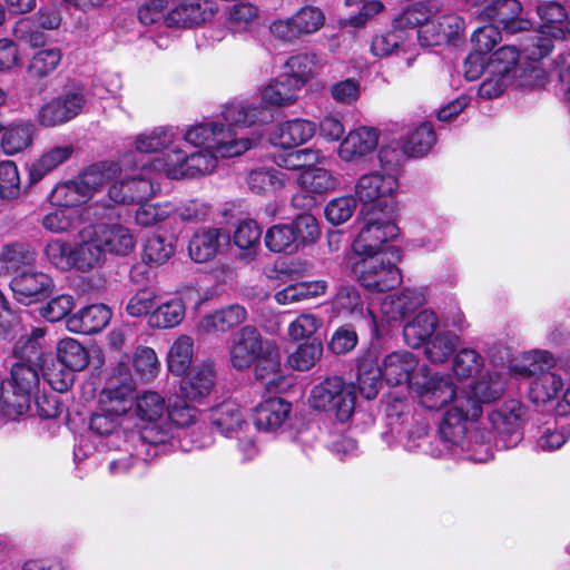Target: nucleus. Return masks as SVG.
Instances as JSON below:
<instances>
[{
	"mask_svg": "<svg viewBox=\"0 0 570 570\" xmlns=\"http://www.w3.org/2000/svg\"><path fill=\"white\" fill-rule=\"evenodd\" d=\"M504 393V381L497 373H487L460 391L455 403L448 409L439 429V442L446 450L461 449L473 462H485L492 456L491 433H472L469 423L478 420L484 404L499 400Z\"/></svg>",
	"mask_w": 570,
	"mask_h": 570,
	"instance_id": "f257e3e1",
	"label": "nucleus"
},
{
	"mask_svg": "<svg viewBox=\"0 0 570 570\" xmlns=\"http://www.w3.org/2000/svg\"><path fill=\"white\" fill-rule=\"evenodd\" d=\"M301 90L295 80L284 73L261 89L259 104L229 102L223 109V117L229 124L240 127L264 126L273 119L269 107L285 108L295 105Z\"/></svg>",
	"mask_w": 570,
	"mask_h": 570,
	"instance_id": "f03ea898",
	"label": "nucleus"
},
{
	"mask_svg": "<svg viewBox=\"0 0 570 570\" xmlns=\"http://www.w3.org/2000/svg\"><path fill=\"white\" fill-rule=\"evenodd\" d=\"M115 173L106 179L109 184L108 197L116 204L142 203L153 197L158 184L155 183L156 169L151 161L139 164L134 151L125 154L118 161H101Z\"/></svg>",
	"mask_w": 570,
	"mask_h": 570,
	"instance_id": "7ed1b4c3",
	"label": "nucleus"
},
{
	"mask_svg": "<svg viewBox=\"0 0 570 570\" xmlns=\"http://www.w3.org/2000/svg\"><path fill=\"white\" fill-rule=\"evenodd\" d=\"M561 367L554 362L553 355L546 350H534L525 353L522 358L511 366L515 376L530 377L529 397L535 404H544L556 399L563 390L564 377Z\"/></svg>",
	"mask_w": 570,
	"mask_h": 570,
	"instance_id": "20e7f679",
	"label": "nucleus"
},
{
	"mask_svg": "<svg viewBox=\"0 0 570 570\" xmlns=\"http://www.w3.org/2000/svg\"><path fill=\"white\" fill-rule=\"evenodd\" d=\"M223 120L226 125L206 121L190 126L185 130L183 140L194 147H203V150L214 151L223 158L240 156L255 145L257 138L238 136L233 129L237 125Z\"/></svg>",
	"mask_w": 570,
	"mask_h": 570,
	"instance_id": "39448f33",
	"label": "nucleus"
},
{
	"mask_svg": "<svg viewBox=\"0 0 570 570\" xmlns=\"http://www.w3.org/2000/svg\"><path fill=\"white\" fill-rule=\"evenodd\" d=\"M361 215V228L352 244L353 257L397 253L394 247L385 246L399 233L393 208L387 205L363 208Z\"/></svg>",
	"mask_w": 570,
	"mask_h": 570,
	"instance_id": "423d86ee",
	"label": "nucleus"
},
{
	"mask_svg": "<svg viewBox=\"0 0 570 570\" xmlns=\"http://www.w3.org/2000/svg\"><path fill=\"white\" fill-rule=\"evenodd\" d=\"M218 157L210 150H186L180 142L175 149L153 159L151 165L169 179H191L212 174Z\"/></svg>",
	"mask_w": 570,
	"mask_h": 570,
	"instance_id": "0eeeda50",
	"label": "nucleus"
},
{
	"mask_svg": "<svg viewBox=\"0 0 570 570\" xmlns=\"http://www.w3.org/2000/svg\"><path fill=\"white\" fill-rule=\"evenodd\" d=\"M537 13L542 22L523 47V53L531 60H541L553 49V42L564 36V24L569 12L559 1H544L537 6Z\"/></svg>",
	"mask_w": 570,
	"mask_h": 570,
	"instance_id": "6e6552de",
	"label": "nucleus"
},
{
	"mask_svg": "<svg viewBox=\"0 0 570 570\" xmlns=\"http://www.w3.org/2000/svg\"><path fill=\"white\" fill-rule=\"evenodd\" d=\"M112 173L115 171L110 167L94 164L75 179L58 184L49 195L50 202L63 208L80 206L105 186L106 179Z\"/></svg>",
	"mask_w": 570,
	"mask_h": 570,
	"instance_id": "1a4fd4ad",
	"label": "nucleus"
},
{
	"mask_svg": "<svg viewBox=\"0 0 570 570\" xmlns=\"http://www.w3.org/2000/svg\"><path fill=\"white\" fill-rule=\"evenodd\" d=\"M394 253L352 257V271L368 292H386L402 283V274L391 261Z\"/></svg>",
	"mask_w": 570,
	"mask_h": 570,
	"instance_id": "9d476101",
	"label": "nucleus"
},
{
	"mask_svg": "<svg viewBox=\"0 0 570 570\" xmlns=\"http://www.w3.org/2000/svg\"><path fill=\"white\" fill-rule=\"evenodd\" d=\"M355 386L340 376L326 377L311 390L309 405L332 412L340 422H346L355 410Z\"/></svg>",
	"mask_w": 570,
	"mask_h": 570,
	"instance_id": "9b49d317",
	"label": "nucleus"
},
{
	"mask_svg": "<svg viewBox=\"0 0 570 570\" xmlns=\"http://www.w3.org/2000/svg\"><path fill=\"white\" fill-rule=\"evenodd\" d=\"M321 234L316 218L298 215L292 223L274 225L265 234V245L273 253L296 252L301 245L315 242Z\"/></svg>",
	"mask_w": 570,
	"mask_h": 570,
	"instance_id": "f8f14e48",
	"label": "nucleus"
},
{
	"mask_svg": "<svg viewBox=\"0 0 570 570\" xmlns=\"http://www.w3.org/2000/svg\"><path fill=\"white\" fill-rule=\"evenodd\" d=\"M471 12L481 20L498 23L510 35L528 31L532 22L522 16L523 8L519 0H473Z\"/></svg>",
	"mask_w": 570,
	"mask_h": 570,
	"instance_id": "ddd939ff",
	"label": "nucleus"
},
{
	"mask_svg": "<svg viewBox=\"0 0 570 570\" xmlns=\"http://www.w3.org/2000/svg\"><path fill=\"white\" fill-rule=\"evenodd\" d=\"M86 104L87 97L83 86L66 87L60 95L39 108L37 121L47 128L67 124L82 112Z\"/></svg>",
	"mask_w": 570,
	"mask_h": 570,
	"instance_id": "4468645a",
	"label": "nucleus"
},
{
	"mask_svg": "<svg viewBox=\"0 0 570 570\" xmlns=\"http://www.w3.org/2000/svg\"><path fill=\"white\" fill-rule=\"evenodd\" d=\"M412 390L419 396L422 406L429 410H440L455 403L460 392L453 377L448 373H430V370L422 365L421 376L412 383Z\"/></svg>",
	"mask_w": 570,
	"mask_h": 570,
	"instance_id": "2eb2a0df",
	"label": "nucleus"
},
{
	"mask_svg": "<svg viewBox=\"0 0 570 570\" xmlns=\"http://www.w3.org/2000/svg\"><path fill=\"white\" fill-rule=\"evenodd\" d=\"M400 187L397 174L391 170H374L362 175L355 184V195L364 205L384 208L385 205L394 209L393 199Z\"/></svg>",
	"mask_w": 570,
	"mask_h": 570,
	"instance_id": "dca6fc26",
	"label": "nucleus"
},
{
	"mask_svg": "<svg viewBox=\"0 0 570 570\" xmlns=\"http://www.w3.org/2000/svg\"><path fill=\"white\" fill-rule=\"evenodd\" d=\"M324 23L325 16L318 7L304 6L291 17L273 21L269 31L276 39L293 43L317 32Z\"/></svg>",
	"mask_w": 570,
	"mask_h": 570,
	"instance_id": "f3484780",
	"label": "nucleus"
},
{
	"mask_svg": "<svg viewBox=\"0 0 570 570\" xmlns=\"http://www.w3.org/2000/svg\"><path fill=\"white\" fill-rule=\"evenodd\" d=\"M272 342L264 340L253 326L242 327L232 340L229 360L234 368H248Z\"/></svg>",
	"mask_w": 570,
	"mask_h": 570,
	"instance_id": "a211bd4d",
	"label": "nucleus"
},
{
	"mask_svg": "<svg viewBox=\"0 0 570 570\" xmlns=\"http://www.w3.org/2000/svg\"><path fill=\"white\" fill-rule=\"evenodd\" d=\"M421 367L415 354L397 351L386 355L380 368L389 385L406 384L412 389V383L421 376Z\"/></svg>",
	"mask_w": 570,
	"mask_h": 570,
	"instance_id": "6ab92c4d",
	"label": "nucleus"
},
{
	"mask_svg": "<svg viewBox=\"0 0 570 570\" xmlns=\"http://www.w3.org/2000/svg\"><path fill=\"white\" fill-rule=\"evenodd\" d=\"M380 131L374 127L360 126L347 132L337 149L345 163H356L373 154L379 145Z\"/></svg>",
	"mask_w": 570,
	"mask_h": 570,
	"instance_id": "aec40b11",
	"label": "nucleus"
},
{
	"mask_svg": "<svg viewBox=\"0 0 570 570\" xmlns=\"http://www.w3.org/2000/svg\"><path fill=\"white\" fill-rule=\"evenodd\" d=\"M217 11L214 0H181L168 11L167 21L176 27H193L210 21Z\"/></svg>",
	"mask_w": 570,
	"mask_h": 570,
	"instance_id": "412c9836",
	"label": "nucleus"
},
{
	"mask_svg": "<svg viewBox=\"0 0 570 570\" xmlns=\"http://www.w3.org/2000/svg\"><path fill=\"white\" fill-rule=\"evenodd\" d=\"M524 414V406L519 401L511 400L500 410L493 411L489 415V421L502 438H507L504 441L508 445H514L522 439L520 428Z\"/></svg>",
	"mask_w": 570,
	"mask_h": 570,
	"instance_id": "4be33fe9",
	"label": "nucleus"
},
{
	"mask_svg": "<svg viewBox=\"0 0 570 570\" xmlns=\"http://www.w3.org/2000/svg\"><path fill=\"white\" fill-rule=\"evenodd\" d=\"M171 436V430L168 424H159L158 421L147 422L138 431H129L124 442L128 444L136 454L145 455L148 460L156 455V446L165 443Z\"/></svg>",
	"mask_w": 570,
	"mask_h": 570,
	"instance_id": "5701e85b",
	"label": "nucleus"
},
{
	"mask_svg": "<svg viewBox=\"0 0 570 570\" xmlns=\"http://www.w3.org/2000/svg\"><path fill=\"white\" fill-rule=\"evenodd\" d=\"M111 316L112 312L107 305L92 304L69 316L66 326L70 332L90 335L102 331Z\"/></svg>",
	"mask_w": 570,
	"mask_h": 570,
	"instance_id": "b1692460",
	"label": "nucleus"
},
{
	"mask_svg": "<svg viewBox=\"0 0 570 570\" xmlns=\"http://www.w3.org/2000/svg\"><path fill=\"white\" fill-rule=\"evenodd\" d=\"M104 254L110 253L120 256L129 254L136 245L131 230L122 225H98L91 229Z\"/></svg>",
	"mask_w": 570,
	"mask_h": 570,
	"instance_id": "393cba45",
	"label": "nucleus"
},
{
	"mask_svg": "<svg viewBox=\"0 0 570 570\" xmlns=\"http://www.w3.org/2000/svg\"><path fill=\"white\" fill-rule=\"evenodd\" d=\"M401 425L404 426L401 429L392 426V430L396 429L406 451L422 450L424 453L435 458L443 455V449L434 446L429 441V425L424 420L412 417L411 422H409L406 419L402 421Z\"/></svg>",
	"mask_w": 570,
	"mask_h": 570,
	"instance_id": "a878e982",
	"label": "nucleus"
},
{
	"mask_svg": "<svg viewBox=\"0 0 570 570\" xmlns=\"http://www.w3.org/2000/svg\"><path fill=\"white\" fill-rule=\"evenodd\" d=\"M255 377L267 380L266 389L269 392H282L287 385V379L282 374V361L277 346L274 343L267 345V348L254 362Z\"/></svg>",
	"mask_w": 570,
	"mask_h": 570,
	"instance_id": "bb28decb",
	"label": "nucleus"
},
{
	"mask_svg": "<svg viewBox=\"0 0 570 570\" xmlns=\"http://www.w3.org/2000/svg\"><path fill=\"white\" fill-rule=\"evenodd\" d=\"M315 132V122L297 118L279 124L273 130L271 141L283 149H291L307 142Z\"/></svg>",
	"mask_w": 570,
	"mask_h": 570,
	"instance_id": "cd10ccee",
	"label": "nucleus"
},
{
	"mask_svg": "<svg viewBox=\"0 0 570 570\" xmlns=\"http://www.w3.org/2000/svg\"><path fill=\"white\" fill-rule=\"evenodd\" d=\"M210 422L213 428L226 438L244 434L245 430L249 426L244 419L240 406L232 400L225 401L212 409Z\"/></svg>",
	"mask_w": 570,
	"mask_h": 570,
	"instance_id": "c85d7f7f",
	"label": "nucleus"
},
{
	"mask_svg": "<svg viewBox=\"0 0 570 570\" xmlns=\"http://www.w3.org/2000/svg\"><path fill=\"white\" fill-rule=\"evenodd\" d=\"M215 384V367L212 362H204L195 366L181 380L180 393L188 401H202L208 396Z\"/></svg>",
	"mask_w": 570,
	"mask_h": 570,
	"instance_id": "c756f323",
	"label": "nucleus"
},
{
	"mask_svg": "<svg viewBox=\"0 0 570 570\" xmlns=\"http://www.w3.org/2000/svg\"><path fill=\"white\" fill-rule=\"evenodd\" d=\"M291 411L289 402L282 397H268L255 407L254 423L258 430L273 431L284 424Z\"/></svg>",
	"mask_w": 570,
	"mask_h": 570,
	"instance_id": "7c9ffc66",
	"label": "nucleus"
},
{
	"mask_svg": "<svg viewBox=\"0 0 570 570\" xmlns=\"http://www.w3.org/2000/svg\"><path fill=\"white\" fill-rule=\"evenodd\" d=\"M246 317V309L238 304H233L204 316L198 322L196 328L200 334L227 332L230 328L242 324Z\"/></svg>",
	"mask_w": 570,
	"mask_h": 570,
	"instance_id": "2f4dec72",
	"label": "nucleus"
},
{
	"mask_svg": "<svg viewBox=\"0 0 570 570\" xmlns=\"http://www.w3.org/2000/svg\"><path fill=\"white\" fill-rule=\"evenodd\" d=\"M325 66L322 55L317 52H303L291 56L286 62L285 75L295 80V82L303 89V87L312 79H314Z\"/></svg>",
	"mask_w": 570,
	"mask_h": 570,
	"instance_id": "473e14b6",
	"label": "nucleus"
},
{
	"mask_svg": "<svg viewBox=\"0 0 570 570\" xmlns=\"http://www.w3.org/2000/svg\"><path fill=\"white\" fill-rule=\"evenodd\" d=\"M10 286L18 301L29 302L50 288L51 278L33 266L14 275Z\"/></svg>",
	"mask_w": 570,
	"mask_h": 570,
	"instance_id": "72a5a7b5",
	"label": "nucleus"
},
{
	"mask_svg": "<svg viewBox=\"0 0 570 570\" xmlns=\"http://www.w3.org/2000/svg\"><path fill=\"white\" fill-rule=\"evenodd\" d=\"M180 138L173 127H157L139 134L135 139V148L139 153H163L175 149Z\"/></svg>",
	"mask_w": 570,
	"mask_h": 570,
	"instance_id": "f704fd0d",
	"label": "nucleus"
},
{
	"mask_svg": "<svg viewBox=\"0 0 570 570\" xmlns=\"http://www.w3.org/2000/svg\"><path fill=\"white\" fill-rule=\"evenodd\" d=\"M81 236L82 240L71 250V268L88 272L102 263L105 254L91 229L85 230Z\"/></svg>",
	"mask_w": 570,
	"mask_h": 570,
	"instance_id": "c9c22d12",
	"label": "nucleus"
},
{
	"mask_svg": "<svg viewBox=\"0 0 570 570\" xmlns=\"http://www.w3.org/2000/svg\"><path fill=\"white\" fill-rule=\"evenodd\" d=\"M438 324V315L432 309H422L404 325L403 336L406 345L417 348L426 343L433 336Z\"/></svg>",
	"mask_w": 570,
	"mask_h": 570,
	"instance_id": "e433bc0d",
	"label": "nucleus"
},
{
	"mask_svg": "<svg viewBox=\"0 0 570 570\" xmlns=\"http://www.w3.org/2000/svg\"><path fill=\"white\" fill-rule=\"evenodd\" d=\"M438 11L436 2H414L404 9L395 19L396 28L403 30L404 28L414 29L419 27L416 35L422 29H428L431 35V28H434V20L432 19Z\"/></svg>",
	"mask_w": 570,
	"mask_h": 570,
	"instance_id": "4c0bfd02",
	"label": "nucleus"
},
{
	"mask_svg": "<svg viewBox=\"0 0 570 570\" xmlns=\"http://www.w3.org/2000/svg\"><path fill=\"white\" fill-rule=\"evenodd\" d=\"M186 306L181 298L174 297L158 304L148 314V325L151 328L168 330L178 326L185 318Z\"/></svg>",
	"mask_w": 570,
	"mask_h": 570,
	"instance_id": "58836bf2",
	"label": "nucleus"
},
{
	"mask_svg": "<svg viewBox=\"0 0 570 570\" xmlns=\"http://www.w3.org/2000/svg\"><path fill=\"white\" fill-rule=\"evenodd\" d=\"M36 263V253L23 244L3 246L0 253V273L17 275L31 268Z\"/></svg>",
	"mask_w": 570,
	"mask_h": 570,
	"instance_id": "ea45409f",
	"label": "nucleus"
},
{
	"mask_svg": "<svg viewBox=\"0 0 570 570\" xmlns=\"http://www.w3.org/2000/svg\"><path fill=\"white\" fill-rule=\"evenodd\" d=\"M527 45V42L522 46L521 53L514 46H503L500 49H498L491 57L489 63H488V71L489 73L494 75H502L509 79H517L519 72L521 69L518 67V60L520 56L525 58L527 60L531 62H537L538 60H531L527 58L523 53V47Z\"/></svg>",
	"mask_w": 570,
	"mask_h": 570,
	"instance_id": "a19ab883",
	"label": "nucleus"
},
{
	"mask_svg": "<svg viewBox=\"0 0 570 570\" xmlns=\"http://www.w3.org/2000/svg\"><path fill=\"white\" fill-rule=\"evenodd\" d=\"M35 135L36 128L30 122L10 124L1 135V147L7 155H16L32 145Z\"/></svg>",
	"mask_w": 570,
	"mask_h": 570,
	"instance_id": "79ce46f5",
	"label": "nucleus"
},
{
	"mask_svg": "<svg viewBox=\"0 0 570 570\" xmlns=\"http://www.w3.org/2000/svg\"><path fill=\"white\" fill-rule=\"evenodd\" d=\"M463 29V20L456 14H444L434 21V28L429 30L422 29L417 33V40L422 47L436 46L444 40H449L456 36Z\"/></svg>",
	"mask_w": 570,
	"mask_h": 570,
	"instance_id": "37998d69",
	"label": "nucleus"
},
{
	"mask_svg": "<svg viewBox=\"0 0 570 570\" xmlns=\"http://www.w3.org/2000/svg\"><path fill=\"white\" fill-rule=\"evenodd\" d=\"M327 283L323 279L298 282L275 293L278 304L287 305L322 296L326 293Z\"/></svg>",
	"mask_w": 570,
	"mask_h": 570,
	"instance_id": "c03bdc74",
	"label": "nucleus"
},
{
	"mask_svg": "<svg viewBox=\"0 0 570 570\" xmlns=\"http://www.w3.org/2000/svg\"><path fill=\"white\" fill-rule=\"evenodd\" d=\"M219 236V230L215 228L197 232L188 245L190 258L196 263H205L213 259L220 246Z\"/></svg>",
	"mask_w": 570,
	"mask_h": 570,
	"instance_id": "a18cd8bd",
	"label": "nucleus"
},
{
	"mask_svg": "<svg viewBox=\"0 0 570 570\" xmlns=\"http://www.w3.org/2000/svg\"><path fill=\"white\" fill-rule=\"evenodd\" d=\"M122 422L116 416L101 410L95 413L90 420V429L101 438H106L105 446L119 448V442H124L129 434L127 431L118 430L117 426Z\"/></svg>",
	"mask_w": 570,
	"mask_h": 570,
	"instance_id": "49530a36",
	"label": "nucleus"
},
{
	"mask_svg": "<svg viewBox=\"0 0 570 570\" xmlns=\"http://www.w3.org/2000/svg\"><path fill=\"white\" fill-rule=\"evenodd\" d=\"M459 343V335L450 331L439 332L426 341L424 354L431 363L443 364L454 354Z\"/></svg>",
	"mask_w": 570,
	"mask_h": 570,
	"instance_id": "de8ad7c7",
	"label": "nucleus"
},
{
	"mask_svg": "<svg viewBox=\"0 0 570 570\" xmlns=\"http://www.w3.org/2000/svg\"><path fill=\"white\" fill-rule=\"evenodd\" d=\"M194 354V341L188 335L178 336L171 344L167 354L168 371L177 376L189 368Z\"/></svg>",
	"mask_w": 570,
	"mask_h": 570,
	"instance_id": "09e8293b",
	"label": "nucleus"
},
{
	"mask_svg": "<svg viewBox=\"0 0 570 570\" xmlns=\"http://www.w3.org/2000/svg\"><path fill=\"white\" fill-rule=\"evenodd\" d=\"M382 372L371 357H363L357 368V387L360 394L366 400L377 396L382 385Z\"/></svg>",
	"mask_w": 570,
	"mask_h": 570,
	"instance_id": "8fccbe9b",
	"label": "nucleus"
},
{
	"mask_svg": "<svg viewBox=\"0 0 570 570\" xmlns=\"http://www.w3.org/2000/svg\"><path fill=\"white\" fill-rule=\"evenodd\" d=\"M61 59L62 52L59 48L40 49L30 58L27 73L35 80L47 78L58 68Z\"/></svg>",
	"mask_w": 570,
	"mask_h": 570,
	"instance_id": "3c124183",
	"label": "nucleus"
},
{
	"mask_svg": "<svg viewBox=\"0 0 570 570\" xmlns=\"http://www.w3.org/2000/svg\"><path fill=\"white\" fill-rule=\"evenodd\" d=\"M57 357L59 365L70 371H81L89 363L87 350L71 337L59 341L57 345Z\"/></svg>",
	"mask_w": 570,
	"mask_h": 570,
	"instance_id": "603ef678",
	"label": "nucleus"
},
{
	"mask_svg": "<svg viewBox=\"0 0 570 570\" xmlns=\"http://www.w3.org/2000/svg\"><path fill=\"white\" fill-rule=\"evenodd\" d=\"M100 403L102 411L120 420L135 405L134 392L126 386L105 390L100 396Z\"/></svg>",
	"mask_w": 570,
	"mask_h": 570,
	"instance_id": "864d4df0",
	"label": "nucleus"
},
{
	"mask_svg": "<svg viewBox=\"0 0 570 570\" xmlns=\"http://www.w3.org/2000/svg\"><path fill=\"white\" fill-rule=\"evenodd\" d=\"M73 149L71 146L53 147L31 164L29 169L31 183L40 181L48 173L68 160Z\"/></svg>",
	"mask_w": 570,
	"mask_h": 570,
	"instance_id": "5fc2aeb1",
	"label": "nucleus"
},
{
	"mask_svg": "<svg viewBox=\"0 0 570 570\" xmlns=\"http://www.w3.org/2000/svg\"><path fill=\"white\" fill-rule=\"evenodd\" d=\"M117 451L118 454L109 462V472L112 475H120L130 471L144 472L148 459L145 455H137L128 444L119 442V448H108Z\"/></svg>",
	"mask_w": 570,
	"mask_h": 570,
	"instance_id": "6e6d98bb",
	"label": "nucleus"
},
{
	"mask_svg": "<svg viewBox=\"0 0 570 570\" xmlns=\"http://www.w3.org/2000/svg\"><path fill=\"white\" fill-rule=\"evenodd\" d=\"M436 141V136L431 124L416 126L403 142V151L409 157H422L426 155Z\"/></svg>",
	"mask_w": 570,
	"mask_h": 570,
	"instance_id": "4d7b16f0",
	"label": "nucleus"
},
{
	"mask_svg": "<svg viewBox=\"0 0 570 570\" xmlns=\"http://www.w3.org/2000/svg\"><path fill=\"white\" fill-rule=\"evenodd\" d=\"M286 175L274 168H257L247 176L248 188L255 194H268L284 187Z\"/></svg>",
	"mask_w": 570,
	"mask_h": 570,
	"instance_id": "13d9d810",
	"label": "nucleus"
},
{
	"mask_svg": "<svg viewBox=\"0 0 570 570\" xmlns=\"http://www.w3.org/2000/svg\"><path fill=\"white\" fill-rule=\"evenodd\" d=\"M297 184L306 191L322 194L334 189L337 180L330 170L313 165L301 171Z\"/></svg>",
	"mask_w": 570,
	"mask_h": 570,
	"instance_id": "bf43d9fd",
	"label": "nucleus"
},
{
	"mask_svg": "<svg viewBox=\"0 0 570 570\" xmlns=\"http://www.w3.org/2000/svg\"><path fill=\"white\" fill-rule=\"evenodd\" d=\"M321 156L318 151L309 148L304 149H284L274 155V161L277 166L291 170L301 169L302 171L320 163Z\"/></svg>",
	"mask_w": 570,
	"mask_h": 570,
	"instance_id": "052dcab7",
	"label": "nucleus"
},
{
	"mask_svg": "<svg viewBox=\"0 0 570 570\" xmlns=\"http://www.w3.org/2000/svg\"><path fill=\"white\" fill-rule=\"evenodd\" d=\"M174 250V244L169 237L153 234L144 244L142 261L149 265H163L171 257Z\"/></svg>",
	"mask_w": 570,
	"mask_h": 570,
	"instance_id": "680f3d73",
	"label": "nucleus"
},
{
	"mask_svg": "<svg viewBox=\"0 0 570 570\" xmlns=\"http://www.w3.org/2000/svg\"><path fill=\"white\" fill-rule=\"evenodd\" d=\"M323 345L320 342L303 343L287 357V365L295 371H308L321 358Z\"/></svg>",
	"mask_w": 570,
	"mask_h": 570,
	"instance_id": "e2e57ef3",
	"label": "nucleus"
},
{
	"mask_svg": "<svg viewBox=\"0 0 570 570\" xmlns=\"http://www.w3.org/2000/svg\"><path fill=\"white\" fill-rule=\"evenodd\" d=\"M135 411L137 416L146 422L160 420L166 412V403L156 392H145L135 397Z\"/></svg>",
	"mask_w": 570,
	"mask_h": 570,
	"instance_id": "0e129e2a",
	"label": "nucleus"
},
{
	"mask_svg": "<svg viewBox=\"0 0 570 570\" xmlns=\"http://www.w3.org/2000/svg\"><path fill=\"white\" fill-rule=\"evenodd\" d=\"M484 366V358L473 348L459 350L452 361V368L459 379H469L478 374Z\"/></svg>",
	"mask_w": 570,
	"mask_h": 570,
	"instance_id": "69168bd1",
	"label": "nucleus"
},
{
	"mask_svg": "<svg viewBox=\"0 0 570 570\" xmlns=\"http://www.w3.org/2000/svg\"><path fill=\"white\" fill-rule=\"evenodd\" d=\"M405 48V36L404 31L396 28L392 31L382 33L373 38L371 43V51L375 57L385 58L393 52H399Z\"/></svg>",
	"mask_w": 570,
	"mask_h": 570,
	"instance_id": "338daca9",
	"label": "nucleus"
},
{
	"mask_svg": "<svg viewBox=\"0 0 570 570\" xmlns=\"http://www.w3.org/2000/svg\"><path fill=\"white\" fill-rule=\"evenodd\" d=\"M262 228L254 219L246 218L238 222L233 235L234 244L242 250L254 253L259 245Z\"/></svg>",
	"mask_w": 570,
	"mask_h": 570,
	"instance_id": "774afa93",
	"label": "nucleus"
}]
</instances>
